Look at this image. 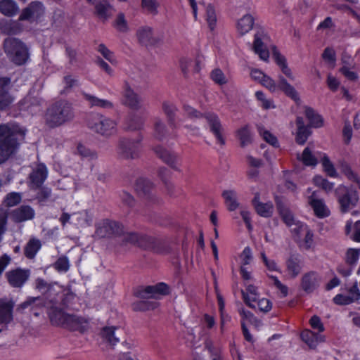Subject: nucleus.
<instances>
[{
  "instance_id": "obj_8",
  "label": "nucleus",
  "mask_w": 360,
  "mask_h": 360,
  "mask_svg": "<svg viewBox=\"0 0 360 360\" xmlns=\"http://www.w3.org/2000/svg\"><path fill=\"white\" fill-rule=\"evenodd\" d=\"M335 195L342 213L347 212L354 208L359 201L358 193L352 187L340 185L335 190Z\"/></svg>"
},
{
  "instance_id": "obj_16",
  "label": "nucleus",
  "mask_w": 360,
  "mask_h": 360,
  "mask_svg": "<svg viewBox=\"0 0 360 360\" xmlns=\"http://www.w3.org/2000/svg\"><path fill=\"white\" fill-rule=\"evenodd\" d=\"M52 297L58 300L59 304L58 307L64 311L68 309L77 310L75 306L77 297L70 289L63 290L60 295L54 294Z\"/></svg>"
},
{
  "instance_id": "obj_47",
  "label": "nucleus",
  "mask_w": 360,
  "mask_h": 360,
  "mask_svg": "<svg viewBox=\"0 0 360 360\" xmlns=\"http://www.w3.org/2000/svg\"><path fill=\"white\" fill-rule=\"evenodd\" d=\"M143 124V120L137 116L133 115L129 118L127 126L125 127L126 131H135L139 130L142 128Z\"/></svg>"
},
{
  "instance_id": "obj_19",
  "label": "nucleus",
  "mask_w": 360,
  "mask_h": 360,
  "mask_svg": "<svg viewBox=\"0 0 360 360\" xmlns=\"http://www.w3.org/2000/svg\"><path fill=\"white\" fill-rule=\"evenodd\" d=\"M15 302L13 300H0V325L7 326L13 321V308Z\"/></svg>"
},
{
  "instance_id": "obj_62",
  "label": "nucleus",
  "mask_w": 360,
  "mask_h": 360,
  "mask_svg": "<svg viewBox=\"0 0 360 360\" xmlns=\"http://www.w3.org/2000/svg\"><path fill=\"white\" fill-rule=\"evenodd\" d=\"M314 235L310 230H307L304 238L300 243V247L305 250H309L314 243Z\"/></svg>"
},
{
  "instance_id": "obj_60",
  "label": "nucleus",
  "mask_w": 360,
  "mask_h": 360,
  "mask_svg": "<svg viewBox=\"0 0 360 360\" xmlns=\"http://www.w3.org/2000/svg\"><path fill=\"white\" fill-rule=\"evenodd\" d=\"M36 288L39 290H46L45 297L49 295L53 296L54 293L52 292L53 289L51 284L48 283L46 281L42 278H37L36 280Z\"/></svg>"
},
{
  "instance_id": "obj_52",
  "label": "nucleus",
  "mask_w": 360,
  "mask_h": 360,
  "mask_svg": "<svg viewBox=\"0 0 360 360\" xmlns=\"http://www.w3.org/2000/svg\"><path fill=\"white\" fill-rule=\"evenodd\" d=\"M301 160L307 166H315L317 164L316 158L312 155L309 148H306L303 150Z\"/></svg>"
},
{
  "instance_id": "obj_12",
  "label": "nucleus",
  "mask_w": 360,
  "mask_h": 360,
  "mask_svg": "<svg viewBox=\"0 0 360 360\" xmlns=\"http://www.w3.org/2000/svg\"><path fill=\"white\" fill-rule=\"evenodd\" d=\"M204 117L207 122L210 131L214 135L217 141L221 146H224L226 143L224 129L218 115L214 112H207L205 113Z\"/></svg>"
},
{
  "instance_id": "obj_5",
  "label": "nucleus",
  "mask_w": 360,
  "mask_h": 360,
  "mask_svg": "<svg viewBox=\"0 0 360 360\" xmlns=\"http://www.w3.org/2000/svg\"><path fill=\"white\" fill-rule=\"evenodd\" d=\"M124 234V240L127 243L137 244L144 248L152 249L157 252H167L165 241L148 236H139L136 233H127Z\"/></svg>"
},
{
  "instance_id": "obj_6",
  "label": "nucleus",
  "mask_w": 360,
  "mask_h": 360,
  "mask_svg": "<svg viewBox=\"0 0 360 360\" xmlns=\"http://www.w3.org/2000/svg\"><path fill=\"white\" fill-rule=\"evenodd\" d=\"M87 124L91 130L106 137L114 135L117 131V122L101 114L90 115Z\"/></svg>"
},
{
  "instance_id": "obj_2",
  "label": "nucleus",
  "mask_w": 360,
  "mask_h": 360,
  "mask_svg": "<svg viewBox=\"0 0 360 360\" xmlns=\"http://www.w3.org/2000/svg\"><path fill=\"white\" fill-rule=\"evenodd\" d=\"M26 129L16 123L0 124V164L6 161L25 140Z\"/></svg>"
},
{
  "instance_id": "obj_58",
  "label": "nucleus",
  "mask_w": 360,
  "mask_h": 360,
  "mask_svg": "<svg viewBox=\"0 0 360 360\" xmlns=\"http://www.w3.org/2000/svg\"><path fill=\"white\" fill-rule=\"evenodd\" d=\"M258 130L259 134L263 136L264 139L273 146H278L277 138L271 134L269 131L265 130L263 127H259Z\"/></svg>"
},
{
  "instance_id": "obj_55",
  "label": "nucleus",
  "mask_w": 360,
  "mask_h": 360,
  "mask_svg": "<svg viewBox=\"0 0 360 360\" xmlns=\"http://www.w3.org/2000/svg\"><path fill=\"white\" fill-rule=\"evenodd\" d=\"M358 296H359V294L356 293L355 296L353 298H350V297L349 295H344L342 294H338L333 298V302L336 304L347 305V304H349L354 301L358 300Z\"/></svg>"
},
{
  "instance_id": "obj_35",
  "label": "nucleus",
  "mask_w": 360,
  "mask_h": 360,
  "mask_svg": "<svg viewBox=\"0 0 360 360\" xmlns=\"http://www.w3.org/2000/svg\"><path fill=\"white\" fill-rule=\"evenodd\" d=\"M247 292L242 290L243 298L245 303L250 308L255 309V305L252 302L257 300L258 293L257 288L253 285H249L246 288Z\"/></svg>"
},
{
  "instance_id": "obj_26",
  "label": "nucleus",
  "mask_w": 360,
  "mask_h": 360,
  "mask_svg": "<svg viewBox=\"0 0 360 360\" xmlns=\"http://www.w3.org/2000/svg\"><path fill=\"white\" fill-rule=\"evenodd\" d=\"M34 210L29 205H22L12 212L11 217L15 222L31 220L34 217Z\"/></svg>"
},
{
  "instance_id": "obj_51",
  "label": "nucleus",
  "mask_w": 360,
  "mask_h": 360,
  "mask_svg": "<svg viewBox=\"0 0 360 360\" xmlns=\"http://www.w3.org/2000/svg\"><path fill=\"white\" fill-rule=\"evenodd\" d=\"M22 196L19 193L12 192L8 193L4 200V203L6 207H13L19 204L21 201Z\"/></svg>"
},
{
  "instance_id": "obj_61",
  "label": "nucleus",
  "mask_w": 360,
  "mask_h": 360,
  "mask_svg": "<svg viewBox=\"0 0 360 360\" xmlns=\"http://www.w3.org/2000/svg\"><path fill=\"white\" fill-rule=\"evenodd\" d=\"M29 6L34 19L39 18L44 12L43 4L40 2H32Z\"/></svg>"
},
{
  "instance_id": "obj_1",
  "label": "nucleus",
  "mask_w": 360,
  "mask_h": 360,
  "mask_svg": "<svg viewBox=\"0 0 360 360\" xmlns=\"http://www.w3.org/2000/svg\"><path fill=\"white\" fill-rule=\"evenodd\" d=\"M48 315L51 323L70 330L84 333L88 328V320L75 314L68 313L58 307V300L55 297L48 300Z\"/></svg>"
},
{
  "instance_id": "obj_45",
  "label": "nucleus",
  "mask_w": 360,
  "mask_h": 360,
  "mask_svg": "<svg viewBox=\"0 0 360 360\" xmlns=\"http://www.w3.org/2000/svg\"><path fill=\"white\" fill-rule=\"evenodd\" d=\"M255 210L257 213L262 217H270L273 214V204L270 202L257 204Z\"/></svg>"
},
{
  "instance_id": "obj_64",
  "label": "nucleus",
  "mask_w": 360,
  "mask_h": 360,
  "mask_svg": "<svg viewBox=\"0 0 360 360\" xmlns=\"http://www.w3.org/2000/svg\"><path fill=\"white\" fill-rule=\"evenodd\" d=\"M211 77L217 84H224L226 83V77L220 69L212 70Z\"/></svg>"
},
{
  "instance_id": "obj_17",
  "label": "nucleus",
  "mask_w": 360,
  "mask_h": 360,
  "mask_svg": "<svg viewBox=\"0 0 360 360\" xmlns=\"http://www.w3.org/2000/svg\"><path fill=\"white\" fill-rule=\"evenodd\" d=\"M136 36L139 44L143 46H154L159 43L160 40L154 35L153 27L144 25L139 27Z\"/></svg>"
},
{
  "instance_id": "obj_56",
  "label": "nucleus",
  "mask_w": 360,
  "mask_h": 360,
  "mask_svg": "<svg viewBox=\"0 0 360 360\" xmlns=\"http://www.w3.org/2000/svg\"><path fill=\"white\" fill-rule=\"evenodd\" d=\"M183 109L186 113V117L189 119L194 120L204 117L205 113H202L189 105L184 104Z\"/></svg>"
},
{
  "instance_id": "obj_30",
  "label": "nucleus",
  "mask_w": 360,
  "mask_h": 360,
  "mask_svg": "<svg viewBox=\"0 0 360 360\" xmlns=\"http://www.w3.org/2000/svg\"><path fill=\"white\" fill-rule=\"evenodd\" d=\"M221 195L229 211H235L239 207L240 203L238 201L237 193L234 190H224Z\"/></svg>"
},
{
  "instance_id": "obj_18",
  "label": "nucleus",
  "mask_w": 360,
  "mask_h": 360,
  "mask_svg": "<svg viewBox=\"0 0 360 360\" xmlns=\"http://www.w3.org/2000/svg\"><path fill=\"white\" fill-rule=\"evenodd\" d=\"M302 266L303 261L299 254H290L285 261L286 272L290 278H297L301 273Z\"/></svg>"
},
{
  "instance_id": "obj_24",
  "label": "nucleus",
  "mask_w": 360,
  "mask_h": 360,
  "mask_svg": "<svg viewBox=\"0 0 360 360\" xmlns=\"http://www.w3.org/2000/svg\"><path fill=\"white\" fill-rule=\"evenodd\" d=\"M95 5L96 14L103 22L106 21L112 15V7L109 0H87Z\"/></svg>"
},
{
  "instance_id": "obj_33",
  "label": "nucleus",
  "mask_w": 360,
  "mask_h": 360,
  "mask_svg": "<svg viewBox=\"0 0 360 360\" xmlns=\"http://www.w3.org/2000/svg\"><path fill=\"white\" fill-rule=\"evenodd\" d=\"M162 110L167 118V122L169 126L175 129L176 127V113L177 112V108L168 102H165L162 104Z\"/></svg>"
},
{
  "instance_id": "obj_29",
  "label": "nucleus",
  "mask_w": 360,
  "mask_h": 360,
  "mask_svg": "<svg viewBox=\"0 0 360 360\" xmlns=\"http://www.w3.org/2000/svg\"><path fill=\"white\" fill-rule=\"evenodd\" d=\"M316 193L313 192L309 198V203L312 207L315 214L319 217H325L328 216V211L322 200L316 198Z\"/></svg>"
},
{
  "instance_id": "obj_39",
  "label": "nucleus",
  "mask_w": 360,
  "mask_h": 360,
  "mask_svg": "<svg viewBox=\"0 0 360 360\" xmlns=\"http://www.w3.org/2000/svg\"><path fill=\"white\" fill-rule=\"evenodd\" d=\"M153 188V183L146 179L140 178L136 181V190L140 195H149Z\"/></svg>"
},
{
  "instance_id": "obj_7",
  "label": "nucleus",
  "mask_w": 360,
  "mask_h": 360,
  "mask_svg": "<svg viewBox=\"0 0 360 360\" xmlns=\"http://www.w3.org/2000/svg\"><path fill=\"white\" fill-rule=\"evenodd\" d=\"M142 136L137 139L122 138L117 146L118 156L124 160H135L140 157Z\"/></svg>"
},
{
  "instance_id": "obj_59",
  "label": "nucleus",
  "mask_w": 360,
  "mask_h": 360,
  "mask_svg": "<svg viewBox=\"0 0 360 360\" xmlns=\"http://www.w3.org/2000/svg\"><path fill=\"white\" fill-rule=\"evenodd\" d=\"M120 199L123 205L125 206L133 208L136 205V200L134 196L127 191H122L120 195Z\"/></svg>"
},
{
  "instance_id": "obj_63",
  "label": "nucleus",
  "mask_w": 360,
  "mask_h": 360,
  "mask_svg": "<svg viewBox=\"0 0 360 360\" xmlns=\"http://www.w3.org/2000/svg\"><path fill=\"white\" fill-rule=\"evenodd\" d=\"M310 134L311 131L307 127L297 129L296 142L300 145L304 144Z\"/></svg>"
},
{
  "instance_id": "obj_20",
  "label": "nucleus",
  "mask_w": 360,
  "mask_h": 360,
  "mask_svg": "<svg viewBox=\"0 0 360 360\" xmlns=\"http://www.w3.org/2000/svg\"><path fill=\"white\" fill-rule=\"evenodd\" d=\"M48 174L46 167L42 164H38L29 175L30 188L32 189L39 188L46 180Z\"/></svg>"
},
{
  "instance_id": "obj_38",
  "label": "nucleus",
  "mask_w": 360,
  "mask_h": 360,
  "mask_svg": "<svg viewBox=\"0 0 360 360\" xmlns=\"http://www.w3.org/2000/svg\"><path fill=\"white\" fill-rule=\"evenodd\" d=\"M254 25V18L251 15L247 14L241 18L237 25L238 30L241 35L252 30Z\"/></svg>"
},
{
  "instance_id": "obj_46",
  "label": "nucleus",
  "mask_w": 360,
  "mask_h": 360,
  "mask_svg": "<svg viewBox=\"0 0 360 360\" xmlns=\"http://www.w3.org/2000/svg\"><path fill=\"white\" fill-rule=\"evenodd\" d=\"M159 3L157 0H141V6L143 9L148 14H158Z\"/></svg>"
},
{
  "instance_id": "obj_42",
  "label": "nucleus",
  "mask_w": 360,
  "mask_h": 360,
  "mask_svg": "<svg viewBox=\"0 0 360 360\" xmlns=\"http://www.w3.org/2000/svg\"><path fill=\"white\" fill-rule=\"evenodd\" d=\"M305 115L309 121V125L312 127H320L322 126L323 120L321 117L316 113L314 110L310 107H305Z\"/></svg>"
},
{
  "instance_id": "obj_48",
  "label": "nucleus",
  "mask_w": 360,
  "mask_h": 360,
  "mask_svg": "<svg viewBox=\"0 0 360 360\" xmlns=\"http://www.w3.org/2000/svg\"><path fill=\"white\" fill-rule=\"evenodd\" d=\"M73 215L77 217V224L80 226H91L93 221V217L88 211L74 213Z\"/></svg>"
},
{
  "instance_id": "obj_4",
  "label": "nucleus",
  "mask_w": 360,
  "mask_h": 360,
  "mask_svg": "<svg viewBox=\"0 0 360 360\" xmlns=\"http://www.w3.org/2000/svg\"><path fill=\"white\" fill-rule=\"evenodd\" d=\"M4 52L13 63L16 65H22L27 63L30 58L29 49L21 40L9 37L4 41Z\"/></svg>"
},
{
  "instance_id": "obj_43",
  "label": "nucleus",
  "mask_w": 360,
  "mask_h": 360,
  "mask_svg": "<svg viewBox=\"0 0 360 360\" xmlns=\"http://www.w3.org/2000/svg\"><path fill=\"white\" fill-rule=\"evenodd\" d=\"M167 132L165 122L162 120L156 118L154 122V137L159 141H162Z\"/></svg>"
},
{
  "instance_id": "obj_23",
  "label": "nucleus",
  "mask_w": 360,
  "mask_h": 360,
  "mask_svg": "<svg viewBox=\"0 0 360 360\" xmlns=\"http://www.w3.org/2000/svg\"><path fill=\"white\" fill-rule=\"evenodd\" d=\"M123 103L130 108L138 110L141 108V99L131 89L127 81L124 82L123 86Z\"/></svg>"
},
{
  "instance_id": "obj_54",
  "label": "nucleus",
  "mask_w": 360,
  "mask_h": 360,
  "mask_svg": "<svg viewBox=\"0 0 360 360\" xmlns=\"http://www.w3.org/2000/svg\"><path fill=\"white\" fill-rule=\"evenodd\" d=\"M206 20L207 21L209 27L211 30H213L215 27L217 22V16L215 11L211 5L207 6L206 8Z\"/></svg>"
},
{
  "instance_id": "obj_9",
  "label": "nucleus",
  "mask_w": 360,
  "mask_h": 360,
  "mask_svg": "<svg viewBox=\"0 0 360 360\" xmlns=\"http://www.w3.org/2000/svg\"><path fill=\"white\" fill-rule=\"evenodd\" d=\"M261 84L269 89L271 92H274L277 89H279L288 97L292 99L295 102L299 103L300 101L297 91L291 84L287 82V80L282 75L278 76V82L277 85L276 84L274 80L267 75L264 76L262 81L261 82Z\"/></svg>"
},
{
  "instance_id": "obj_11",
  "label": "nucleus",
  "mask_w": 360,
  "mask_h": 360,
  "mask_svg": "<svg viewBox=\"0 0 360 360\" xmlns=\"http://www.w3.org/2000/svg\"><path fill=\"white\" fill-rule=\"evenodd\" d=\"M169 293V288L165 283H159L155 285L140 286L134 292L136 297L141 299L158 298L159 295Z\"/></svg>"
},
{
  "instance_id": "obj_32",
  "label": "nucleus",
  "mask_w": 360,
  "mask_h": 360,
  "mask_svg": "<svg viewBox=\"0 0 360 360\" xmlns=\"http://www.w3.org/2000/svg\"><path fill=\"white\" fill-rule=\"evenodd\" d=\"M301 338L311 349H314L319 342L323 341L321 335L309 330L301 333Z\"/></svg>"
},
{
  "instance_id": "obj_13",
  "label": "nucleus",
  "mask_w": 360,
  "mask_h": 360,
  "mask_svg": "<svg viewBox=\"0 0 360 360\" xmlns=\"http://www.w3.org/2000/svg\"><path fill=\"white\" fill-rule=\"evenodd\" d=\"M269 38L263 30H258L255 34L252 49L259 58L266 61L269 57V52L267 49V43Z\"/></svg>"
},
{
  "instance_id": "obj_57",
  "label": "nucleus",
  "mask_w": 360,
  "mask_h": 360,
  "mask_svg": "<svg viewBox=\"0 0 360 360\" xmlns=\"http://www.w3.org/2000/svg\"><path fill=\"white\" fill-rule=\"evenodd\" d=\"M322 165L324 169V171L327 173V174L331 177H337L338 174L336 169H335L333 163L330 162L329 158L327 156H324L322 159Z\"/></svg>"
},
{
  "instance_id": "obj_21",
  "label": "nucleus",
  "mask_w": 360,
  "mask_h": 360,
  "mask_svg": "<svg viewBox=\"0 0 360 360\" xmlns=\"http://www.w3.org/2000/svg\"><path fill=\"white\" fill-rule=\"evenodd\" d=\"M99 335L102 340L114 347L120 341V328L114 326H106L101 328Z\"/></svg>"
},
{
  "instance_id": "obj_10",
  "label": "nucleus",
  "mask_w": 360,
  "mask_h": 360,
  "mask_svg": "<svg viewBox=\"0 0 360 360\" xmlns=\"http://www.w3.org/2000/svg\"><path fill=\"white\" fill-rule=\"evenodd\" d=\"M95 233L99 238L118 236L124 233V227L118 221L104 219L96 225Z\"/></svg>"
},
{
  "instance_id": "obj_27",
  "label": "nucleus",
  "mask_w": 360,
  "mask_h": 360,
  "mask_svg": "<svg viewBox=\"0 0 360 360\" xmlns=\"http://www.w3.org/2000/svg\"><path fill=\"white\" fill-rule=\"evenodd\" d=\"M153 150L165 163L170 166L172 168L179 170L176 165L177 157L175 154L169 152L161 146H156L153 147Z\"/></svg>"
},
{
  "instance_id": "obj_50",
  "label": "nucleus",
  "mask_w": 360,
  "mask_h": 360,
  "mask_svg": "<svg viewBox=\"0 0 360 360\" xmlns=\"http://www.w3.org/2000/svg\"><path fill=\"white\" fill-rule=\"evenodd\" d=\"M53 267L58 272H67L70 269V263L67 257H60L53 264Z\"/></svg>"
},
{
  "instance_id": "obj_28",
  "label": "nucleus",
  "mask_w": 360,
  "mask_h": 360,
  "mask_svg": "<svg viewBox=\"0 0 360 360\" xmlns=\"http://www.w3.org/2000/svg\"><path fill=\"white\" fill-rule=\"evenodd\" d=\"M273 57L276 64L280 67L282 72L290 80L294 81L295 77L290 68L288 66L285 58L279 53L276 47L273 48Z\"/></svg>"
},
{
  "instance_id": "obj_41",
  "label": "nucleus",
  "mask_w": 360,
  "mask_h": 360,
  "mask_svg": "<svg viewBox=\"0 0 360 360\" xmlns=\"http://www.w3.org/2000/svg\"><path fill=\"white\" fill-rule=\"evenodd\" d=\"M339 168L340 171L349 179L350 181L356 182L360 188V179L352 171L350 165L345 161L339 162Z\"/></svg>"
},
{
  "instance_id": "obj_3",
  "label": "nucleus",
  "mask_w": 360,
  "mask_h": 360,
  "mask_svg": "<svg viewBox=\"0 0 360 360\" xmlns=\"http://www.w3.org/2000/svg\"><path fill=\"white\" fill-rule=\"evenodd\" d=\"M74 118V112L70 103L59 101L47 108L45 113V124L50 128L60 127Z\"/></svg>"
},
{
  "instance_id": "obj_49",
  "label": "nucleus",
  "mask_w": 360,
  "mask_h": 360,
  "mask_svg": "<svg viewBox=\"0 0 360 360\" xmlns=\"http://www.w3.org/2000/svg\"><path fill=\"white\" fill-rule=\"evenodd\" d=\"M51 196V189L47 187H41L36 194L35 199L41 205H44Z\"/></svg>"
},
{
  "instance_id": "obj_40",
  "label": "nucleus",
  "mask_w": 360,
  "mask_h": 360,
  "mask_svg": "<svg viewBox=\"0 0 360 360\" xmlns=\"http://www.w3.org/2000/svg\"><path fill=\"white\" fill-rule=\"evenodd\" d=\"M276 205L282 219L285 223V224L288 226L295 224V220L292 214L281 203V202L278 198L276 199Z\"/></svg>"
},
{
  "instance_id": "obj_44",
  "label": "nucleus",
  "mask_w": 360,
  "mask_h": 360,
  "mask_svg": "<svg viewBox=\"0 0 360 360\" xmlns=\"http://www.w3.org/2000/svg\"><path fill=\"white\" fill-rule=\"evenodd\" d=\"M237 136L240 140V146L245 147L252 143V137L248 126L245 125L237 131Z\"/></svg>"
},
{
  "instance_id": "obj_31",
  "label": "nucleus",
  "mask_w": 360,
  "mask_h": 360,
  "mask_svg": "<svg viewBox=\"0 0 360 360\" xmlns=\"http://www.w3.org/2000/svg\"><path fill=\"white\" fill-rule=\"evenodd\" d=\"M83 96L91 108L98 107L103 109H112L113 108L112 103L108 100L101 99L86 93H84Z\"/></svg>"
},
{
  "instance_id": "obj_36",
  "label": "nucleus",
  "mask_w": 360,
  "mask_h": 360,
  "mask_svg": "<svg viewBox=\"0 0 360 360\" xmlns=\"http://www.w3.org/2000/svg\"><path fill=\"white\" fill-rule=\"evenodd\" d=\"M41 103L42 99L38 95H34L32 93H29L22 101L24 108L31 111L34 108H39Z\"/></svg>"
},
{
  "instance_id": "obj_34",
  "label": "nucleus",
  "mask_w": 360,
  "mask_h": 360,
  "mask_svg": "<svg viewBox=\"0 0 360 360\" xmlns=\"http://www.w3.org/2000/svg\"><path fill=\"white\" fill-rule=\"evenodd\" d=\"M18 12V7L13 0L0 1V13L6 16L15 15Z\"/></svg>"
},
{
  "instance_id": "obj_22",
  "label": "nucleus",
  "mask_w": 360,
  "mask_h": 360,
  "mask_svg": "<svg viewBox=\"0 0 360 360\" xmlns=\"http://www.w3.org/2000/svg\"><path fill=\"white\" fill-rule=\"evenodd\" d=\"M321 276L314 271L305 273L301 278V288L308 293L312 292L316 289L320 283Z\"/></svg>"
},
{
  "instance_id": "obj_25",
  "label": "nucleus",
  "mask_w": 360,
  "mask_h": 360,
  "mask_svg": "<svg viewBox=\"0 0 360 360\" xmlns=\"http://www.w3.org/2000/svg\"><path fill=\"white\" fill-rule=\"evenodd\" d=\"M50 297H53L51 295H49L44 300L40 297H30L27 299L26 301L21 303L18 307L17 311L22 312L25 309L30 307V310L33 311L35 309L45 307L48 309V300Z\"/></svg>"
},
{
  "instance_id": "obj_14",
  "label": "nucleus",
  "mask_w": 360,
  "mask_h": 360,
  "mask_svg": "<svg viewBox=\"0 0 360 360\" xmlns=\"http://www.w3.org/2000/svg\"><path fill=\"white\" fill-rule=\"evenodd\" d=\"M30 270L17 268L6 273L8 283L13 288H21L28 280Z\"/></svg>"
},
{
  "instance_id": "obj_37",
  "label": "nucleus",
  "mask_w": 360,
  "mask_h": 360,
  "mask_svg": "<svg viewBox=\"0 0 360 360\" xmlns=\"http://www.w3.org/2000/svg\"><path fill=\"white\" fill-rule=\"evenodd\" d=\"M41 246V244L39 239L31 238L24 248L25 256L28 259H33Z\"/></svg>"
},
{
  "instance_id": "obj_53",
  "label": "nucleus",
  "mask_w": 360,
  "mask_h": 360,
  "mask_svg": "<svg viewBox=\"0 0 360 360\" xmlns=\"http://www.w3.org/2000/svg\"><path fill=\"white\" fill-rule=\"evenodd\" d=\"M115 28L120 32H127L129 30L127 22L125 19L124 15L120 13L115 21Z\"/></svg>"
},
{
  "instance_id": "obj_15",
  "label": "nucleus",
  "mask_w": 360,
  "mask_h": 360,
  "mask_svg": "<svg viewBox=\"0 0 360 360\" xmlns=\"http://www.w3.org/2000/svg\"><path fill=\"white\" fill-rule=\"evenodd\" d=\"M11 79L0 78V110L7 109L14 101V97L10 93Z\"/></svg>"
}]
</instances>
